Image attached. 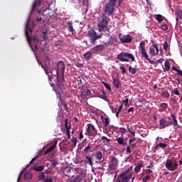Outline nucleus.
<instances>
[{
    "label": "nucleus",
    "instance_id": "obj_1",
    "mask_svg": "<svg viewBox=\"0 0 182 182\" xmlns=\"http://www.w3.org/2000/svg\"><path fill=\"white\" fill-rule=\"evenodd\" d=\"M65 63L63 61H59L57 64L56 67V73L58 78V86L55 88V92L57 95V97H58L59 100H60L61 93H63V90H65Z\"/></svg>",
    "mask_w": 182,
    "mask_h": 182
},
{
    "label": "nucleus",
    "instance_id": "obj_2",
    "mask_svg": "<svg viewBox=\"0 0 182 182\" xmlns=\"http://www.w3.org/2000/svg\"><path fill=\"white\" fill-rule=\"evenodd\" d=\"M62 171L64 176L68 177L66 182H82L83 178H85V176L82 173L77 175L76 177H75L74 175L70 176V168L69 167L63 168Z\"/></svg>",
    "mask_w": 182,
    "mask_h": 182
},
{
    "label": "nucleus",
    "instance_id": "obj_3",
    "mask_svg": "<svg viewBox=\"0 0 182 182\" xmlns=\"http://www.w3.org/2000/svg\"><path fill=\"white\" fill-rule=\"evenodd\" d=\"M165 166L169 171H176L178 168V162L173 158L168 159Z\"/></svg>",
    "mask_w": 182,
    "mask_h": 182
},
{
    "label": "nucleus",
    "instance_id": "obj_4",
    "mask_svg": "<svg viewBox=\"0 0 182 182\" xmlns=\"http://www.w3.org/2000/svg\"><path fill=\"white\" fill-rule=\"evenodd\" d=\"M145 46H146V43H144V41H142L139 44V52L142 58H144V59H146V60H149L151 65H154L156 62L149 58V54H147V52H146V48L144 47Z\"/></svg>",
    "mask_w": 182,
    "mask_h": 182
},
{
    "label": "nucleus",
    "instance_id": "obj_5",
    "mask_svg": "<svg viewBox=\"0 0 182 182\" xmlns=\"http://www.w3.org/2000/svg\"><path fill=\"white\" fill-rule=\"evenodd\" d=\"M117 59H118V60H119L120 62H129V59L132 60V62H134V60H136L134 56H133L132 54L124 52H122L121 53H119L117 55Z\"/></svg>",
    "mask_w": 182,
    "mask_h": 182
},
{
    "label": "nucleus",
    "instance_id": "obj_6",
    "mask_svg": "<svg viewBox=\"0 0 182 182\" xmlns=\"http://www.w3.org/2000/svg\"><path fill=\"white\" fill-rule=\"evenodd\" d=\"M119 167V159L114 156H110L107 171H114Z\"/></svg>",
    "mask_w": 182,
    "mask_h": 182
},
{
    "label": "nucleus",
    "instance_id": "obj_7",
    "mask_svg": "<svg viewBox=\"0 0 182 182\" xmlns=\"http://www.w3.org/2000/svg\"><path fill=\"white\" fill-rule=\"evenodd\" d=\"M98 28L100 32H105L106 28H107V16L105 14L101 16V19L98 22Z\"/></svg>",
    "mask_w": 182,
    "mask_h": 182
},
{
    "label": "nucleus",
    "instance_id": "obj_8",
    "mask_svg": "<svg viewBox=\"0 0 182 182\" xmlns=\"http://www.w3.org/2000/svg\"><path fill=\"white\" fill-rule=\"evenodd\" d=\"M85 136H89V137H96V136H97V129H96L94 124H87Z\"/></svg>",
    "mask_w": 182,
    "mask_h": 182
},
{
    "label": "nucleus",
    "instance_id": "obj_9",
    "mask_svg": "<svg viewBox=\"0 0 182 182\" xmlns=\"http://www.w3.org/2000/svg\"><path fill=\"white\" fill-rule=\"evenodd\" d=\"M46 75H48L49 83L52 87H53L54 90L55 87H58V76H51L49 75V73L48 70L46 71Z\"/></svg>",
    "mask_w": 182,
    "mask_h": 182
},
{
    "label": "nucleus",
    "instance_id": "obj_10",
    "mask_svg": "<svg viewBox=\"0 0 182 182\" xmlns=\"http://www.w3.org/2000/svg\"><path fill=\"white\" fill-rule=\"evenodd\" d=\"M114 4H112L110 3H107L105 4L104 11H105V15H107V16H110L113 12H114Z\"/></svg>",
    "mask_w": 182,
    "mask_h": 182
},
{
    "label": "nucleus",
    "instance_id": "obj_11",
    "mask_svg": "<svg viewBox=\"0 0 182 182\" xmlns=\"http://www.w3.org/2000/svg\"><path fill=\"white\" fill-rule=\"evenodd\" d=\"M173 124L171 121H167L164 118H161L159 121V129H166V127H170Z\"/></svg>",
    "mask_w": 182,
    "mask_h": 182
},
{
    "label": "nucleus",
    "instance_id": "obj_12",
    "mask_svg": "<svg viewBox=\"0 0 182 182\" xmlns=\"http://www.w3.org/2000/svg\"><path fill=\"white\" fill-rule=\"evenodd\" d=\"M100 38H101V36H97V33H96V31H91L90 33V41H91L90 42L92 45H95L96 41L97 39H100Z\"/></svg>",
    "mask_w": 182,
    "mask_h": 182
},
{
    "label": "nucleus",
    "instance_id": "obj_13",
    "mask_svg": "<svg viewBox=\"0 0 182 182\" xmlns=\"http://www.w3.org/2000/svg\"><path fill=\"white\" fill-rule=\"evenodd\" d=\"M119 41L123 42V43H130V42H132V36H130V35L122 36V34H119Z\"/></svg>",
    "mask_w": 182,
    "mask_h": 182
},
{
    "label": "nucleus",
    "instance_id": "obj_14",
    "mask_svg": "<svg viewBox=\"0 0 182 182\" xmlns=\"http://www.w3.org/2000/svg\"><path fill=\"white\" fill-rule=\"evenodd\" d=\"M101 119L102 121V124L105 129V132H107V126L110 124V119L109 118V117H104L103 115H102Z\"/></svg>",
    "mask_w": 182,
    "mask_h": 182
},
{
    "label": "nucleus",
    "instance_id": "obj_15",
    "mask_svg": "<svg viewBox=\"0 0 182 182\" xmlns=\"http://www.w3.org/2000/svg\"><path fill=\"white\" fill-rule=\"evenodd\" d=\"M105 50V46L103 45H100L94 47L93 48L91 49V52L93 55H96V53L99 52H102V50Z\"/></svg>",
    "mask_w": 182,
    "mask_h": 182
},
{
    "label": "nucleus",
    "instance_id": "obj_16",
    "mask_svg": "<svg viewBox=\"0 0 182 182\" xmlns=\"http://www.w3.org/2000/svg\"><path fill=\"white\" fill-rule=\"evenodd\" d=\"M58 164H59V162H58V161L56 159H51V160H48V162L46 164L47 167H49V166H50L51 167H56V166H58Z\"/></svg>",
    "mask_w": 182,
    "mask_h": 182
},
{
    "label": "nucleus",
    "instance_id": "obj_17",
    "mask_svg": "<svg viewBox=\"0 0 182 182\" xmlns=\"http://www.w3.org/2000/svg\"><path fill=\"white\" fill-rule=\"evenodd\" d=\"M41 154H43V156H46V151H41L40 154H38L36 157L33 158L32 160L30 161V164H33V163H35L39 157H41Z\"/></svg>",
    "mask_w": 182,
    "mask_h": 182
},
{
    "label": "nucleus",
    "instance_id": "obj_18",
    "mask_svg": "<svg viewBox=\"0 0 182 182\" xmlns=\"http://www.w3.org/2000/svg\"><path fill=\"white\" fill-rule=\"evenodd\" d=\"M96 159L99 160V161H105V156H103V153L101 151H97L96 153Z\"/></svg>",
    "mask_w": 182,
    "mask_h": 182
},
{
    "label": "nucleus",
    "instance_id": "obj_19",
    "mask_svg": "<svg viewBox=\"0 0 182 182\" xmlns=\"http://www.w3.org/2000/svg\"><path fill=\"white\" fill-rule=\"evenodd\" d=\"M42 1L43 0H36V1L33 3L32 10H31L32 12H33V11L36 9V6H41V5H42Z\"/></svg>",
    "mask_w": 182,
    "mask_h": 182
},
{
    "label": "nucleus",
    "instance_id": "obj_20",
    "mask_svg": "<svg viewBox=\"0 0 182 182\" xmlns=\"http://www.w3.org/2000/svg\"><path fill=\"white\" fill-rule=\"evenodd\" d=\"M171 117H172L173 120L171 126H174L175 127L178 126V122L177 121V117H176V114H171Z\"/></svg>",
    "mask_w": 182,
    "mask_h": 182
},
{
    "label": "nucleus",
    "instance_id": "obj_21",
    "mask_svg": "<svg viewBox=\"0 0 182 182\" xmlns=\"http://www.w3.org/2000/svg\"><path fill=\"white\" fill-rule=\"evenodd\" d=\"M85 158V162L87 163V164H89L90 166H91V167H93V158L89 156H86Z\"/></svg>",
    "mask_w": 182,
    "mask_h": 182
},
{
    "label": "nucleus",
    "instance_id": "obj_22",
    "mask_svg": "<svg viewBox=\"0 0 182 182\" xmlns=\"http://www.w3.org/2000/svg\"><path fill=\"white\" fill-rule=\"evenodd\" d=\"M58 144V142H55L51 146H50L47 150H46V154H49V153H52L55 149H56V146Z\"/></svg>",
    "mask_w": 182,
    "mask_h": 182
},
{
    "label": "nucleus",
    "instance_id": "obj_23",
    "mask_svg": "<svg viewBox=\"0 0 182 182\" xmlns=\"http://www.w3.org/2000/svg\"><path fill=\"white\" fill-rule=\"evenodd\" d=\"M113 85L116 89H120V80L117 78H113Z\"/></svg>",
    "mask_w": 182,
    "mask_h": 182
},
{
    "label": "nucleus",
    "instance_id": "obj_24",
    "mask_svg": "<svg viewBox=\"0 0 182 182\" xmlns=\"http://www.w3.org/2000/svg\"><path fill=\"white\" fill-rule=\"evenodd\" d=\"M168 108V105L166 102L160 104V109L159 112H164V110H167Z\"/></svg>",
    "mask_w": 182,
    "mask_h": 182
},
{
    "label": "nucleus",
    "instance_id": "obj_25",
    "mask_svg": "<svg viewBox=\"0 0 182 182\" xmlns=\"http://www.w3.org/2000/svg\"><path fill=\"white\" fill-rule=\"evenodd\" d=\"M142 167H144V163H143V161H141L140 164H139L136 166H135L134 168L135 173H139V171L141 170Z\"/></svg>",
    "mask_w": 182,
    "mask_h": 182
},
{
    "label": "nucleus",
    "instance_id": "obj_26",
    "mask_svg": "<svg viewBox=\"0 0 182 182\" xmlns=\"http://www.w3.org/2000/svg\"><path fill=\"white\" fill-rule=\"evenodd\" d=\"M92 55H93V53H92V50H90L84 54V58L86 59V60H90Z\"/></svg>",
    "mask_w": 182,
    "mask_h": 182
},
{
    "label": "nucleus",
    "instance_id": "obj_27",
    "mask_svg": "<svg viewBox=\"0 0 182 182\" xmlns=\"http://www.w3.org/2000/svg\"><path fill=\"white\" fill-rule=\"evenodd\" d=\"M164 66V72H168L170 70V61L168 60H166Z\"/></svg>",
    "mask_w": 182,
    "mask_h": 182
},
{
    "label": "nucleus",
    "instance_id": "obj_28",
    "mask_svg": "<svg viewBox=\"0 0 182 182\" xmlns=\"http://www.w3.org/2000/svg\"><path fill=\"white\" fill-rule=\"evenodd\" d=\"M117 141L119 146H125L126 142L124 141V139L123 137L117 138Z\"/></svg>",
    "mask_w": 182,
    "mask_h": 182
},
{
    "label": "nucleus",
    "instance_id": "obj_29",
    "mask_svg": "<svg viewBox=\"0 0 182 182\" xmlns=\"http://www.w3.org/2000/svg\"><path fill=\"white\" fill-rule=\"evenodd\" d=\"M159 147H161V149H166L167 147V144L164 143H159V144L156 145L155 150H159Z\"/></svg>",
    "mask_w": 182,
    "mask_h": 182
},
{
    "label": "nucleus",
    "instance_id": "obj_30",
    "mask_svg": "<svg viewBox=\"0 0 182 182\" xmlns=\"http://www.w3.org/2000/svg\"><path fill=\"white\" fill-rule=\"evenodd\" d=\"M82 5L85 6V12H87L89 10V1L87 0H82Z\"/></svg>",
    "mask_w": 182,
    "mask_h": 182
},
{
    "label": "nucleus",
    "instance_id": "obj_31",
    "mask_svg": "<svg viewBox=\"0 0 182 182\" xmlns=\"http://www.w3.org/2000/svg\"><path fill=\"white\" fill-rule=\"evenodd\" d=\"M33 170H35L36 171H42L43 170V166H37L36 164L33 166Z\"/></svg>",
    "mask_w": 182,
    "mask_h": 182
},
{
    "label": "nucleus",
    "instance_id": "obj_32",
    "mask_svg": "<svg viewBox=\"0 0 182 182\" xmlns=\"http://www.w3.org/2000/svg\"><path fill=\"white\" fill-rule=\"evenodd\" d=\"M32 177V173L27 172L24 174V180H31Z\"/></svg>",
    "mask_w": 182,
    "mask_h": 182
},
{
    "label": "nucleus",
    "instance_id": "obj_33",
    "mask_svg": "<svg viewBox=\"0 0 182 182\" xmlns=\"http://www.w3.org/2000/svg\"><path fill=\"white\" fill-rule=\"evenodd\" d=\"M68 31L70 32H72V33H73V32H75V29H73V23L70 21H68Z\"/></svg>",
    "mask_w": 182,
    "mask_h": 182
},
{
    "label": "nucleus",
    "instance_id": "obj_34",
    "mask_svg": "<svg viewBox=\"0 0 182 182\" xmlns=\"http://www.w3.org/2000/svg\"><path fill=\"white\" fill-rule=\"evenodd\" d=\"M45 173H40L38 176V180L46 182V178H45Z\"/></svg>",
    "mask_w": 182,
    "mask_h": 182
},
{
    "label": "nucleus",
    "instance_id": "obj_35",
    "mask_svg": "<svg viewBox=\"0 0 182 182\" xmlns=\"http://www.w3.org/2000/svg\"><path fill=\"white\" fill-rule=\"evenodd\" d=\"M149 55H151V56L152 57L156 56L157 53L156 52V50H154V48H149Z\"/></svg>",
    "mask_w": 182,
    "mask_h": 182
},
{
    "label": "nucleus",
    "instance_id": "obj_36",
    "mask_svg": "<svg viewBox=\"0 0 182 182\" xmlns=\"http://www.w3.org/2000/svg\"><path fill=\"white\" fill-rule=\"evenodd\" d=\"M46 182H56V177H55V176H48L46 178Z\"/></svg>",
    "mask_w": 182,
    "mask_h": 182
},
{
    "label": "nucleus",
    "instance_id": "obj_37",
    "mask_svg": "<svg viewBox=\"0 0 182 182\" xmlns=\"http://www.w3.org/2000/svg\"><path fill=\"white\" fill-rule=\"evenodd\" d=\"M176 16H177L179 19H181L182 21V10H177L175 12Z\"/></svg>",
    "mask_w": 182,
    "mask_h": 182
},
{
    "label": "nucleus",
    "instance_id": "obj_38",
    "mask_svg": "<svg viewBox=\"0 0 182 182\" xmlns=\"http://www.w3.org/2000/svg\"><path fill=\"white\" fill-rule=\"evenodd\" d=\"M80 96L82 99H84L86 96V87H82V89L81 90Z\"/></svg>",
    "mask_w": 182,
    "mask_h": 182
},
{
    "label": "nucleus",
    "instance_id": "obj_39",
    "mask_svg": "<svg viewBox=\"0 0 182 182\" xmlns=\"http://www.w3.org/2000/svg\"><path fill=\"white\" fill-rule=\"evenodd\" d=\"M102 140L104 144H108V143H110V141H111V139H108L106 136H102Z\"/></svg>",
    "mask_w": 182,
    "mask_h": 182
},
{
    "label": "nucleus",
    "instance_id": "obj_40",
    "mask_svg": "<svg viewBox=\"0 0 182 182\" xmlns=\"http://www.w3.org/2000/svg\"><path fill=\"white\" fill-rule=\"evenodd\" d=\"M164 18L161 14H157L156 19L160 23V22H163V19Z\"/></svg>",
    "mask_w": 182,
    "mask_h": 182
},
{
    "label": "nucleus",
    "instance_id": "obj_41",
    "mask_svg": "<svg viewBox=\"0 0 182 182\" xmlns=\"http://www.w3.org/2000/svg\"><path fill=\"white\" fill-rule=\"evenodd\" d=\"M26 36L27 42L31 43V42L32 41V37L29 35V33L28 32V31H26Z\"/></svg>",
    "mask_w": 182,
    "mask_h": 182
},
{
    "label": "nucleus",
    "instance_id": "obj_42",
    "mask_svg": "<svg viewBox=\"0 0 182 182\" xmlns=\"http://www.w3.org/2000/svg\"><path fill=\"white\" fill-rule=\"evenodd\" d=\"M173 95H176V96H180V91H178V89L175 88L172 92H171V96H173Z\"/></svg>",
    "mask_w": 182,
    "mask_h": 182
},
{
    "label": "nucleus",
    "instance_id": "obj_43",
    "mask_svg": "<svg viewBox=\"0 0 182 182\" xmlns=\"http://www.w3.org/2000/svg\"><path fill=\"white\" fill-rule=\"evenodd\" d=\"M169 46H168V43L167 42V41H165L163 44V48H164V50H166V51L168 50Z\"/></svg>",
    "mask_w": 182,
    "mask_h": 182
},
{
    "label": "nucleus",
    "instance_id": "obj_44",
    "mask_svg": "<svg viewBox=\"0 0 182 182\" xmlns=\"http://www.w3.org/2000/svg\"><path fill=\"white\" fill-rule=\"evenodd\" d=\"M129 72H131L132 75H136L137 70H136V68H132V66H129Z\"/></svg>",
    "mask_w": 182,
    "mask_h": 182
},
{
    "label": "nucleus",
    "instance_id": "obj_45",
    "mask_svg": "<svg viewBox=\"0 0 182 182\" xmlns=\"http://www.w3.org/2000/svg\"><path fill=\"white\" fill-rule=\"evenodd\" d=\"M102 84L106 87V89H107L109 92H112V87H110L109 84H107V83H106L105 82H102Z\"/></svg>",
    "mask_w": 182,
    "mask_h": 182
},
{
    "label": "nucleus",
    "instance_id": "obj_46",
    "mask_svg": "<svg viewBox=\"0 0 182 182\" xmlns=\"http://www.w3.org/2000/svg\"><path fill=\"white\" fill-rule=\"evenodd\" d=\"M122 109H123V104H122V105L119 106V107L117 112H116V116H117V117H119V114H120V112H122Z\"/></svg>",
    "mask_w": 182,
    "mask_h": 182
},
{
    "label": "nucleus",
    "instance_id": "obj_47",
    "mask_svg": "<svg viewBox=\"0 0 182 182\" xmlns=\"http://www.w3.org/2000/svg\"><path fill=\"white\" fill-rule=\"evenodd\" d=\"M68 119H65V126L66 131L70 130V125L68 124Z\"/></svg>",
    "mask_w": 182,
    "mask_h": 182
},
{
    "label": "nucleus",
    "instance_id": "obj_48",
    "mask_svg": "<svg viewBox=\"0 0 182 182\" xmlns=\"http://www.w3.org/2000/svg\"><path fill=\"white\" fill-rule=\"evenodd\" d=\"M90 150H92V146L90 144H88V146L84 149V152L88 153Z\"/></svg>",
    "mask_w": 182,
    "mask_h": 182
},
{
    "label": "nucleus",
    "instance_id": "obj_49",
    "mask_svg": "<svg viewBox=\"0 0 182 182\" xmlns=\"http://www.w3.org/2000/svg\"><path fill=\"white\" fill-rule=\"evenodd\" d=\"M162 31H168V26L167 24H163L161 26Z\"/></svg>",
    "mask_w": 182,
    "mask_h": 182
},
{
    "label": "nucleus",
    "instance_id": "obj_50",
    "mask_svg": "<svg viewBox=\"0 0 182 182\" xmlns=\"http://www.w3.org/2000/svg\"><path fill=\"white\" fill-rule=\"evenodd\" d=\"M71 141L74 144V146H76V144L77 143V138L73 137V139H71Z\"/></svg>",
    "mask_w": 182,
    "mask_h": 182
},
{
    "label": "nucleus",
    "instance_id": "obj_51",
    "mask_svg": "<svg viewBox=\"0 0 182 182\" xmlns=\"http://www.w3.org/2000/svg\"><path fill=\"white\" fill-rule=\"evenodd\" d=\"M38 62L39 65H41V68H43V70L45 72H46V64L43 65V64H42L41 62H39V60H38Z\"/></svg>",
    "mask_w": 182,
    "mask_h": 182
},
{
    "label": "nucleus",
    "instance_id": "obj_52",
    "mask_svg": "<svg viewBox=\"0 0 182 182\" xmlns=\"http://www.w3.org/2000/svg\"><path fill=\"white\" fill-rule=\"evenodd\" d=\"M151 177L150 176L147 175L146 177L143 178L142 181L144 182H147V181L150 180Z\"/></svg>",
    "mask_w": 182,
    "mask_h": 182
},
{
    "label": "nucleus",
    "instance_id": "obj_53",
    "mask_svg": "<svg viewBox=\"0 0 182 182\" xmlns=\"http://www.w3.org/2000/svg\"><path fill=\"white\" fill-rule=\"evenodd\" d=\"M102 95L101 97L102 99H107V96L106 95V92H105V90H102Z\"/></svg>",
    "mask_w": 182,
    "mask_h": 182
},
{
    "label": "nucleus",
    "instance_id": "obj_54",
    "mask_svg": "<svg viewBox=\"0 0 182 182\" xmlns=\"http://www.w3.org/2000/svg\"><path fill=\"white\" fill-rule=\"evenodd\" d=\"M120 70H122V75H124V73H126V68L120 66Z\"/></svg>",
    "mask_w": 182,
    "mask_h": 182
},
{
    "label": "nucleus",
    "instance_id": "obj_55",
    "mask_svg": "<svg viewBox=\"0 0 182 182\" xmlns=\"http://www.w3.org/2000/svg\"><path fill=\"white\" fill-rule=\"evenodd\" d=\"M82 139H83V130H80L79 140H82Z\"/></svg>",
    "mask_w": 182,
    "mask_h": 182
},
{
    "label": "nucleus",
    "instance_id": "obj_56",
    "mask_svg": "<svg viewBox=\"0 0 182 182\" xmlns=\"http://www.w3.org/2000/svg\"><path fill=\"white\" fill-rule=\"evenodd\" d=\"M116 2H117V0H109V4L116 6Z\"/></svg>",
    "mask_w": 182,
    "mask_h": 182
},
{
    "label": "nucleus",
    "instance_id": "obj_57",
    "mask_svg": "<svg viewBox=\"0 0 182 182\" xmlns=\"http://www.w3.org/2000/svg\"><path fill=\"white\" fill-rule=\"evenodd\" d=\"M63 105L66 112H69V108H68V104H66V102H64Z\"/></svg>",
    "mask_w": 182,
    "mask_h": 182
},
{
    "label": "nucleus",
    "instance_id": "obj_58",
    "mask_svg": "<svg viewBox=\"0 0 182 182\" xmlns=\"http://www.w3.org/2000/svg\"><path fill=\"white\" fill-rule=\"evenodd\" d=\"M133 141H136V138L135 137L129 139V144H132Z\"/></svg>",
    "mask_w": 182,
    "mask_h": 182
},
{
    "label": "nucleus",
    "instance_id": "obj_59",
    "mask_svg": "<svg viewBox=\"0 0 182 182\" xmlns=\"http://www.w3.org/2000/svg\"><path fill=\"white\" fill-rule=\"evenodd\" d=\"M42 34H43V41H46V31H43Z\"/></svg>",
    "mask_w": 182,
    "mask_h": 182
},
{
    "label": "nucleus",
    "instance_id": "obj_60",
    "mask_svg": "<svg viewBox=\"0 0 182 182\" xmlns=\"http://www.w3.org/2000/svg\"><path fill=\"white\" fill-rule=\"evenodd\" d=\"M130 146H128L127 147V153H129V154H130V153H132V149H130Z\"/></svg>",
    "mask_w": 182,
    "mask_h": 182
},
{
    "label": "nucleus",
    "instance_id": "obj_61",
    "mask_svg": "<svg viewBox=\"0 0 182 182\" xmlns=\"http://www.w3.org/2000/svg\"><path fill=\"white\" fill-rule=\"evenodd\" d=\"M66 134L68 136V139H70V130L66 131Z\"/></svg>",
    "mask_w": 182,
    "mask_h": 182
},
{
    "label": "nucleus",
    "instance_id": "obj_62",
    "mask_svg": "<svg viewBox=\"0 0 182 182\" xmlns=\"http://www.w3.org/2000/svg\"><path fill=\"white\" fill-rule=\"evenodd\" d=\"M77 80V85H82V78L78 77Z\"/></svg>",
    "mask_w": 182,
    "mask_h": 182
},
{
    "label": "nucleus",
    "instance_id": "obj_63",
    "mask_svg": "<svg viewBox=\"0 0 182 182\" xmlns=\"http://www.w3.org/2000/svg\"><path fill=\"white\" fill-rule=\"evenodd\" d=\"M77 68H83V64H82L80 63H77Z\"/></svg>",
    "mask_w": 182,
    "mask_h": 182
},
{
    "label": "nucleus",
    "instance_id": "obj_64",
    "mask_svg": "<svg viewBox=\"0 0 182 182\" xmlns=\"http://www.w3.org/2000/svg\"><path fill=\"white\" fill-rule=\"evenodd\" d=\"M177 73H178V75H179V76H181V79H182V71H181V70H179Z\"/></svg>",
    "mask_w": 182,
    "mask_h": 182
}]
</instances>
